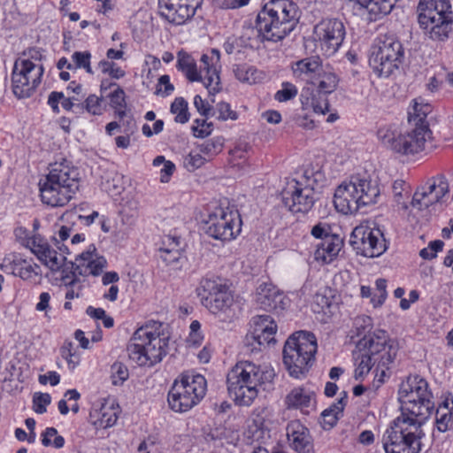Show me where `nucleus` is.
Instances as JSON below:
<instances>
[{"label":"nucleus","mask_w":453,"mask_h":453,"mask_svg":"<svg viewBox=\"0 0 453 453\" xmlns=\"http://www.w3.org/2000/svg\"><path fill=\"white\" fill-rule=\"evenodd\" d=\"M174 170V164L167 160L166 163L163 165V168L160 170V181L163 183H167L170 180V177L173 175Z\"/></svg>","instance_id":"61"},{"label":"nucleus","mask_w":453,"mask_h":453,"mask_svg":"<svg viewBox=\"0 0 453 453\" xmlns=\"http://www.w3.org/2000/svg\"><path fill=\"white\" fill-rule=\"evenodd\" d=\"M290 446L298 453H314L309 429L299 420L290 421L286 427Z\"/></svg>","instance_id":"26"},{"label":"nucleus","mask_w":453,"mask_h":453,"mask_svg":"<svg viewBox=\"0 0 453 453\" xmlns=\"http://www.w3.org/2000/svg\"><path fill=\"white\" fill-rule=\"evenodd\" d=\"M107 262L104 257H97V255L88 261V264L86 265L84 270H86L87 274H91L93 276L100 275L104 268L106 266Z\"/></svg>","instance_id":"56"},{"label":"nucleus","mask_w":453,"mask_h":453,"mask_svg":"<svg viewBox=\"0 0 453 453\" xmlns=\"http://www.w3.org/2000/svg\"><path fill=\"white\" fill-rule=\"evenodd\" d=\"M196 292L202 304L214 314L226 312L234 303L228 287L216 280L203 279Z\"/></svg>","instance_id":"16"},{"label":"nucleus","mask_w":453,"mask_h":453,"mask_svg":"<svg viewBox=\"0 0 453 453\" xmlns=\"http://www.w3.org/2000/svg\"><path fill=\"white\" fill-rule=\"evenodd\" d=\"M253 329L246 339L249 344L250 340L259 346H267L275 342L274 335L277 331L275 321L269 315H257L253 318Z\"/></svg>","instance_id":"24"},{"label":"nucleus","mask_w":453,"mask_h":453,"mask_svg":"<svg viewBox=\"0 0 453 453\" xmlns=\"http://www.w3.org/2000/svg\"><path fill=\"white\" fill-rule=\"evenodd\" d=\"M203 0H158L160 14L170 23L182 25L191 19Z\"/></svg>","instance_id":"21"},{"label":"nucleus","mask_w":453,"mask_h":453,"mask_svg":"<svg viewBox=\"0 0 453 453\" xmlns=\"http://www.w3.org/2000/svg\"><path fill=\"white\" fill-rule=\"evenodd\" d=\"M376 292L372 294L371 302L373 307L380 306L387 297V280L384 279H378L375 282Z\"/></svg>","instance_id":"53"},{"label":"nucleus","mask_w":453,"mask_h":453,"mask_svg":"<svg viewBox=\"0 0 453 453\" xmlns=\"http://www.w3.org/2000/svg\"><path fill=\"white\" fill-rule=\"evenodd\" d=\"M425 186L431 191L432 196L438 203H442L446 201L445 198L449 194V184L444 175L439 174L429 179Z\"/></svg>","instance_id":"32"},{"label":"nucleus","mask_w":453,"mask_h":453,"mask_svg":"<svg viewBox=\"0 0 453 453\" xmlns=\"http://www.w3.org/2000/svg\"><path fill=\"white\" fill-rule=\"evenodd\" d=\"M341 395H342L337 403L332 404L328 409L322 412L324 424L327 425L329 427H333L336 424L339 419V415L342 413L346 405L348 398L347 393L343 391Z\"/></svg>","instance_id":"37"},{"label":"nucleus","mask_w":453,"mask_h":453,"mask_svg":"<svg viewBox=\"0 0 453 453\" xmlns=\"http://www.w3.org/2000/svg\"><path fill=\"white\" fill-rule=\"evenodd\" d=\"M192 131L196 137L204 138L212 132V123H208L206 120L196 119L192 127Z\"/></svg>","instance_id":"58"},{"label":"nucleus","mask_w":453,"mask_h":453,"mask_svg":"<svg viewBox=\"0 0 453 453\" xmlns=\"http://www.w3.org/2000/svg\"><path fill=\"white\" fill-rule=\"evenodd\" d=\"M398 0H367L364 8L371 15V19L377 20L389 14Z\"/></svg>","instance_id":"33"},{"label":"nucleus","mask_w":453,"mask_h":453,"mask_svg":"<svg viewBox=\"0 0 453 453\" xmlns=\"http://www.w3.org/2000/svg\"><path fill=\"white\" fill-rule=\"evenodd\" d=\"M223 144L221 137H215L198 144L197 150L210 161L222 150Z\"/></svg>","instance_id":"40"},{"label":"nucleus","mask_w":453,"mask_h":453,"mask_svg":"<svg viewBox=\"0 0 453 453\" xmlns=\"http://www.w3.org/2000/svg\"><path fill=\"white\" fill-rule=\"evenodd\" d=\"M452 413L449 410L448 403H443L436 411V427L441 432H447L452 423Z\"/></svg>","instance_id":"44"},{"label":"nucleus","mask_w":453,"mask_h":453,"mask_svg":"<svg viewBox=\"0 0 453 453\" xmlns=\"http://www.w3.org/2000/svg\"><path fill=\"white\" fill-rule=\"evenodd\" d=\"M125 97V91L119 87H117V88L109 95L110 104L115 109L116 113L120 118L126 114L125 109L127 104Z\"/></svg>","instance_id":"47"},{"label":"nucleus","mask_w":453,"mask_h":453,"mask_svg":"<svg viewBox=\"0 0 453 453\" xmlns=\"http://www.w3.org/2000/svg\"><path fill=\"white\" fill-rule=\"evenodd\" d=\"M160 257L165 265H176L180 259V252L179 249L174 248H160Z\"/></svg>","instance_id":"55"},{"label":"nucleus","mask_w":453,"mask_h":453,"mask_svg":"<svg viewBox=\"0 0 453 453\" xmlns=\"http://www.w3.org/2000/svg\"><path fill=\"white\" fill-rule=\"evenodd\" d=\"M274 370L251 361H240L229 371L227 390L239 406H250L257 397L258 388L273 382Z\"/></svg>","instance_id":"1"},{"label":"nucleus","mask_w":453,"mask_h":453,"mask_svg":"<svg viewBox=\"0 0 453 453\" xmlns=\"http://www.w3.org/2000/svg\"><path fill=\"white\" fill-rule=\"evenodd\" d=\"M206 380L201 374L182 373L168 393V404L176 412H185L196 405L206 392Z\"/></svg>","instance_id":"11"},{"label":"nucleus","mask_w":453,"mask_h":453,"mask_svg":"<svg viewBox=\"0 0 453 453\" xmlns=\"http://www.w3.org/2000/svg\"><path fill=\"white\" fill-rule=\"evenodd\" d=\"M438 203L431 191L424 185L418 188L412 196L411 205L419 211Z\"/></svg>","instance_id":"39"},{"label":"nucleus","mask_w":453,"mask_h":453,"mask_svg":"<svg viewBox=\"0 0 453 453\" xmlns=\"http://www.w3.org/2000/svg\"><path fill=\"white\" fill-rule=\"evenodd\" d=\"M431 111L432 107L430 104L418 103L415 100L412 110L408 113L409 123L413 127L426 126L429 127L428 122L426 121V117L431 112Z\"/></svg>","instance_id":"35"},{"label":"nucleus","mask_w":453,"mask_h":453,"mask_svg":"<svg viewBox=\"0 0 453 453\" xmlns=\"http://www.w3.org/2000/svg\"><path fill=\"white\" fill-rule=\"evenodd\" d=\"M317 348V339L311 332H296L286 341L283 363L292 377L300 378L308 371Z\"/></svg>","instance_id":"9"},{"label":"nucleus","mask_w":453,"mask_h":453,"mask_svg":"<svg viewBox=\"0 0 453 453\" xmlns=\"http://www.w3.org/2000/svg\"><path fill=\"white\" fill-rule=\"evenodd\" d=\"M342 247V240L338 235H326L317 244L314 258L324 264L332 262Z\"/></svg>","instance_id":"28"},{"label":"nucleus","mask_w":453,"mask_h":453,"mask_svg":"<svg viewBox=\"0 0 453 453\" xmlns=\"http://www.w3.org/2000/svg\"><path fill=\"white\" fill-rule=\"evenodd\" d=\"M426 420L400 415L382 437L386 453H419L425 436L422 426Z\"/></svg>","instance_id":"6"},{"label":"nucleus","mask_w":453,"mask_h":453,"mask_svg":"<svg viewBox=\"0 0 453 453\" xmlns=\"http://www.w3.org/2000/svg\"><path fill=\"white\" fill-rule=\"evenodd\" d=\"M96 249L94 245H90L86 251L81 253L75 258V262H71L72 270L77 272L80 275H87L85 269L86 265L88 264L90 259H93L96 256Z\"/></svg>","instance_id":"41"},{"label":"nucleus","mask_w":453,"mask_h":453,"mask_svg":"<svg viewBox=\"0 0 453 453\" xmlns=\"http://www.w3.org/2000/svg\"><path fill=\"white\" fill-rule=\"evenodd\" d=\"M60 381V375L57 372H48L43 375L39 376V382L41 384L45 385L47 382H50L51 386H56Z\"/></svg>","instance_id":"62"},{"label":"nucleus","mask_w":453,"mask_h":453,"mask_svg":"<svg viewBox=\"0 0 453 453\" xmlns=\"http://www.w3.org/2000/svg\"><path fill=\"white\" fill-rule=\"evenodd\" d=\"M162 324L153 322L138 328L130 339L128 357L139 366L152 367L167 354L169 336L161 330Z\"/></svg>","instance_id":"3"},{"label":"nucleus","mask_w":453,"mask_h":453,"mask_svg":"<svg viewBox=\"0 0 453 453\" xmlns=\"http://www.w3.org/2000/svg\"><path fill=\"white\" fill-rule=\"evenodd\" d=\"M313 395L303 388L292 389L286 396L285 403L288 409H299L308 412L306 409L312 405Z\"/></svg>","instance_id":"31"},{"label":"nucleus","mask_w":453,"mask_h":453,"mask_svg":"<svg viewBox=\"0 0 453 453\" xmlns=\"http://www.w3.org/2000/svg\"><path fill=\"white\" fill-rule=\"evenodd\" d=\"M256 303L264 311H282L288 304V299L275 286L263 283L257 289Z\"/></svg>","instance_id":"25"},{"label":"nucleus","mask_w":453,"mask_h":453,"mask_svg":"<svg viewBox=\"0 0 453 453\" xmlns=\"http://www.w3.org/2000/svg\"><path fill=\"white\" fill-rule=\"evenodd\" d=\"M432 132L426 126L413 127L405 134L396 128L384 126L377 132L378 139L388 149L402 155H416L426 150Z\"/></svg>","instance_id":"10"},{"label":"nucleus","mask_w":453,"mask_h":453,"mask_svg":"<svg viewBox=\"0 0 453 453\" xmlns=\"http://www.w3.org/2000/svg\"><path fill=\"white\" fill-rule=\"evenodd\" d=\"M194 104L196 110L204 117H208L211 111V105L206 103L200 96H196Z\"/></svg>","instance_id":"60"},{"label":"nucleus","mask_w":453,"mask_h":453,"mask_svg":"<svg viewBox=\"0 0 453 453\" xmlns=\"http://www.w3.org/2000/svg\"><path fill=\"white\" fill-rule=\"evenodd\" d=\"M380 190L370 177L354 175L339 185L334 196L335 209L342 214H353L360 208L377 203Z\"/></svg>","instance_id":"5"},{"label":"nucleus","mask_w":453,"mask_h":453,"mask_svg":"<svg viewBox=\"0 0 453 453\" xmlns=\"http://www.w3.org/2000/svg\"><path fill=\"white\" fill-rule=\"evenodd\" d=\"M61 357L67 362L70 370H74L80 363V357L76 353L73 342L65 341L60 348Z\"/></svg>","instance_id":"43"},{"label":"nucleus","mask_w":453,"mask_h":453,"mask_svg":"<svg viewBox=\"0 0 453 453\" xmlns=\"http://www.w3.org/2000/svg\"><path fill=\"white\" fill-rule=\"evenodd\" d=\"M177 68L182 71L190 81H200L203 76L198 73L195 60L186 52L178 53Z\"/></svg>","instance_id":"34"},{"label":"nucleus","mask_w":453,"mask_h":453,"mask_svg":"<svg viewBox=\"0 0 453 453\" xmlns=\"http://www.w3.org/2000/svg\"><path fill=\"white\" fill-rule=\"evenodd\" d=\"M72 59L74 63V68H83L88 73L93 74L90 65L91 54L89 51H75L72 55Z\"/></svg>","instance_id":"49"},{"label":"nucleus","mask_w":453,"mask_h":453,"mask_svg":"<svg viewBox=\"0 0 453 453\" xmlns=\"http://www.w3.org/2000/svg\"><path fill=\"white\" fill-rule=\"evenodd\" d=\"M50 403V395L47 393H36L33 397V410L39 414L46 412L47 405Z\"/></svg>","instance_id":"57"},{"label":"nucleus","mask_w":453,"mask_h":453,"mask_svg":"<svg viewBox=\"0 0 453 453\" xmlns=\"http://www.w3.org/2000/svg\"><path fill=\"white\" fill-rule=\"evenodd\" d=\"M58 434V430L55 427H48L42 434V443L45 447H49L52 445L51 438L56 436Z\"/></svg>","instance_id":"64"},{"label":"nucleus","mask_w":453,"mask_h":453,"mask_svg":"<svg viewBox=\"0 0 453 453\" xmlns=\"http://www.w3.org/2000/svg\"><path fill=\"white\" fill-rule=\"evenodd\" d=\"M307 181L293 179L281 192L284 205L293 213L308 212L318 198L314 188Z\"/></svg>","instance_id":"18"},{"label":"nucleus","mask_w":453,"mask_h":453,"mask_svg":"<svg viewBox=\"0 0 453 453\" xmlns=\"http://www.w3.org/2000/svg\"><path fill=\"white\" fill-rule=\"evenodd\" d=\"M59 104L67 111H73L74 113H80V110L77 108L78 103L73 102L63 92L52 91L48 96V104L55 113H59L60 111Z\"/></svg>","instance_id":"36"},{"label":"nucleus","mask_w":453,"mask_h":453,"mask_svg":"<svg viewBox=\"0 0 453 453\" xmlns=\"http://www.w3.org/2000/svg\"><path fill=\"white\" fill-rule=\"evenodd\" d=\"M329 226L323 223H319L316 226H314L311 229V234L318 239L323 240V238H326V235H331L329 234Z\"/></svg>","instance_id":"63"},{"label":"nucleus","mask_w":453,"mask_h":453,"mask_svg":"<svg viewBox=\"0 0 453 453\" xmlns=\"http://www.w3.org/2000/svg\"><path fill=\"white\" fill-rule=\"evenodd\" d=\"M339 77L325 68L311 82V87L303 88L300 100L304 110L312 109L315 113L325 115L329 111L327 95L338 86Z\"/></svg>","instance_id":"13"},{"label":"nucleus","mask_w":453,"mask_h":453,"mask_svg":"<svg viewBox=\"0 0 453 453\" xmlns=\"http://www.w3.org/2000/svg\"><path fill=\"white\" fill-rule=\"evenodd\" d=\"M323 68L322 60L318 56L301 59L292 66L295 76L306 80L310 83L319 74Z\"/></svg>","instance_id":"30"},{"label":"nucleus","mask_w":453,"mask_h":453,"mask_svg":"<svg viewBox=\"0 0 453 453\" xmlns=\"http://www.w3.org/2000/svg\"><path fill=\"white\" fill-rule=\"evenodd\" d=\"M398 399L403 416L427 420L434 410L428 382L418 375H410L401 383Z\"/></svg>","instance_id":"7"},{"label":"nucleus","mask_w":453,"mask_h":453,"mask_svg":"<svg viewBox=\"0 0 453 453\" xmlns=\"http://www.w3.org/2000/svg\"><path fill=\"white\" fill-rule=\"evenodd\" d=\"M77 108L80 113L86 111L92 115L103 114V97L96 95H89L83 103H79Z\"/></svg>","instance_id":"42"},{"label":"nucleus","mask_w":453,"mask_h":453,"mask_svg":"<svg viewBox=\"0 0 453 453\" xmlns=\"http://www.w3.org/2000/svg\"><path fill=\"white\" fill-rule=\"evenodd\" d=\"M359 348L365 352L357 357V366L355 370L357 380L366 375L372 367L377 364L376 370L381 369L380 376H385L386 370L393 363L397 354V347L388 339L384 330H378L369 336H364L358 343Z\"/></svg>","instance_id":"4"},{"label":"nucleus","mask_w":453,"mask_h":453,"mask_svg":"<svg viewBox=\"0 0 453 453\" xmlns=\"http://www.w3.org/2000/svg\"><path fill=\"white\" fill-rule=\"evenodd\" d=\"M241 217L238 211L229 206H219L210 212L204 221L205 233L221 242L234 239L241 232Z\"/></svg>","instance_id":"14"},{"label":"nucleus","mask_w":453,"mask_h":453,"mask_svg":"<svg viewBox=\"0 0 453 453\" xmlns=\"http://www.w3.org/2000/svg\"><path fill=\"white\" fill-rule=\"evenodd\" d=\"M1 268L5 273L19 276L23 280H28L37 274L35 269H38L39 266L35 264L32 265L30 262L21 258L20 257L13 256L12 259L5 257Z\"/></svg>","instance_id":"29"},{"label":"nucleus","mask_w":453,"mask_h":453,"mask_svg":"<svg viewBox=\"0 0 453 453\" xmlns=\"http://www.w3.org/2000/svg\"><path fill=\"white\" fill-rule=\"evenodd\" d=\"M349 243L357 255L377 257L386 250V240L379 228L360 225L351 233Z\"/></svg>","instance_id":"17"},{"label":"nucleus","mask_w":453,"mask_h":453,"mask_svg":"<svg viewBox=\"0 0 453 453\" xmlns=\"http://www.w3.org/2000/svg\"><path fill=\"white\" fill-rule=\"evenodd\" d=\"M43 178L56 186L65 189V193L73 198L79 190L80 173L70 162L64 159L50 165V172Z\"/></svg>","instance_id":"20"},{"label":"nucleus","mask_w":453,"mask_h":453,"mask_svg":"<svg viewBox=\"0 0 453 453\" xmlns=\"http://www.w3.org/2000/svg\"><path fill=\"white\" fill-rule=\"evenodd\" d=\"M171 112L175 114V121L184 124L189 119L188 103L183 97H177L171 104Z\"/></svg>","instance_id":"46"},{"label":"nucleus","mask_w":453,"mask_h":453,"mask_svg":"<svg viewBox=\"0 0 453 453\" xmlns=\"http://www.w3.org/2000/svg\"><path fill=\"white\" fill-rule=\"evenodd\" d=\"M96 412V423L103 428L112 426L118 419V409L113 404L104 403Z\"/></svg>","instance_id":"38"},{"label":"nucleus","mask_w":453,"mask_h":453,"mask_svg":"<svg viewBox=\"0 0 453 453\" xmlns=\"http://www.w3.org/2000/svg\"><path fill=\"white\" fill-rule=\"evenodd\" d=\"M207 158L198 151L192 150L185 158L184 165L188 171H195L207 162Z\"/></svg>","instance_id":"51"},{"label":"nucleus","mask_w":453,"mask_h":453,"mask_svg":"<svg viewBox=\"0 0 453 453\" xmlns=\"http://www.w3.org/2000/svg\"><path fill=\"white\" fill-rule=\"evenodd\" d=\"M43 72L41 63L25 58L16 59L12 73L14 96L19 99L30 97L41 83Z\"/></svg>","instance_id":"15"},{"label":"nucleus","mask_w":453,"mask_h":453,"mask_svg":"<svg viewBox=\"0 0 453 453\" xmlns=\"http://www.w3.org/2000/svg\"><path fill=\"white\" fill-rule=\"evenodd\" d=\"M27 247L37 257V258L52 271H57L62 267L66 260L64 254H68V248L62 244L58 246L61 253H58L51 249L49 243L40 235H34L27 242Z\"/></svg>","instance_id":"22"},{"label":"nucleus","mask_w":453,"mask_h":453,"mask_svg":"<svg viewBox=\"0 0 453 453\" xmlns=\"http://www.w3.org/2000/svg\"><path fill=\"white\" fill-rule=\"evenodd\" d=\"M346 30L338 19H326L313 28V38L326 55H334L342 46Z\"/></svg>","instance_id":"19"},{"label":"nucleus","mask_w":453,"mask_h":453,"mask_svg":"<svg viewBox=\"0 0 453 453\" xmlns=\"http://www.w3.org/2000/svg\"><path fill=\"white\" fill-rule=\"evenodd\" d=\"M404 50L394 35H380L371 47L369 65L380 77H388L403 62Z\"/></svg>","instance_id":"12"},{"label":"nucleus","mask_w":453,"mask_h":453,"mask_svg":"<svg viewBox=\"0 0 453 453\" xmlns=\"http://www.w3.org/2000/svg\"><path fill=\"white\" fill-rule=\"evenodd\" d=\"M174 89L173 85L170 82V77L166 74L162 75L158 79L157 84L156 95H161L163 96H169Z\"/></svg>","instance_id":"59"},{"label":"nucleus","mask_w":453,"mask_h":453,"mask_svg":"<svg viewBox=\"0 0 453 453\" xmlns=\"http://www.w3.org/2000/svg\"><path fill=\"white\" fill-rule=\"evenodd\" d=\"M216 115L219 120L236 119L237 113L231 110L230 104L226 102H220L217 104L216 109L214 110L212 116Z\"/></svg>","instance_id":"52"},{"label":"nucleus","mask_w":453,"mask_h":453,"mask_svg":"<svg viewBox=\"0 0 453 453\" xmlns=\"http://www.w3.org/2000/svg\"><path fill=\"white\" fill-rule=\"evenodd\" d=\"M420 27L434 41H444L452 29L453 12L449 0H420L418 5Z\"/></svg>","instance_id":"8"},{"label":"nucleus","mask_w":453,"mask_h":453,"mask_svg":"<svg viewBox=\"0 0 453 453\" xmlns=\"http://www.w3.org/2000/svg\"><path fill=\"white\" fill-rule=\"evenodd\" d=\"M234 73L240 81L249 84L255 83L257 81V70L248 65H237L234 66Z\"/></svg>","instance_id":"45"},{"label":"nucleus","mask_w":453,"mask_h":453,"mask_svg":"<svg viewBox=\"0 0 453 453\" xmlns=\"http://www.w3.org/2000/svg\"><path fill=\"white\" fill-rule=\"evenodd\" d=\"M129 377L127 367L120 363L115 362L111 366V380L114 386L122 385Z\"/></svg>","instance_id":"48"},{"label":"nucleus","mask_w":453,"mask_h":453,"mask_svg":"<svg viewBox=\"0 0 453 453\" xmlns=\"http://www.w3.org/2000/svg\"><path fill=\"white\" fill-rule=\"evenodd\" d=\"M298 7L290 0H271L258 12L256 27L262 40L279 42L294 30Z\"/></svg>","instance_id":"2"},{"label":"nucleus","mask_w":453,"mask_h":453,"mask_svg":"<svg viewBox=\"0 0 453 453\" xmlns=\"http://www.w3.org/2000/svg\"><path fill=\"white\" fill-rule=\"evenodd\" d=\"M220 69L219 50L211 49L209 52L202 55L198 71L203 76L200 81L203 83L210 94L218 93L221 89L219 78Z\"/></svg>","instance_id":"23"},{"label":"nucleus","mask_w":453,"mask_h":453,"mask_svg":"<svg viewBox=\"0 0 453 453\" xmlns=\"http://www.w3.org/2000/svg\"><path fill=\"white\" fill-rule=\"evenodd\" d=\"M297 95V88L290 82H283L282 88L278 90L275 95V100L279 102H287L293 99Z\"/></svg>","instance_id":"54"},{"label":"nucleus","mask_w":453,"mask_h":453,"mask_svg":"<svg viewBox=\"0 0 453 453\" xmlns=\"http://www.w3.org/2000/svg\"><path fill=\"white\" fill-rule=\"evenodd\" d=\"M39 190L42 202L50 207H64L72 200L65 189L48 182L45 178L40 180Z\"/></svg>","instance_id":"27"},{"label":"nucleus","mask_w":453,"mask_h":453,"mask_svg":"<svg viewBox=\"0 0 453 453\" xmlns=\"http://www.w3.org/2000/svg\"><path fill=\"white\" fill-rule=\"evenodd\" d=\"M98 67L103 73L108 74L113 79H120L126 74L123 69L118 66L114 62H110L108 60H101L98 63Z\"/></svg>","instance_id":"50"}]
</instances>
